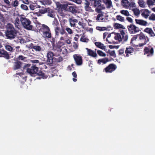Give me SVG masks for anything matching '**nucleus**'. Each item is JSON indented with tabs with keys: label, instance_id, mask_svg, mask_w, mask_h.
Segmentation results:
<instances>
[{
	"label": "nucleus",
	"instance_id": "680f3d73",
	"mask_svg": "<svg viewBox=\"0 0 155 155\" xmlns=\"http://www.w3.org/2000/svg\"><path fill=\"white\" fill-rule=\"evenodd\" d=\"M20 40V42L21 44H23L26 43V42H28L30 40L25 41V39H19Z\"/></svg>",
	"mask_w": 155,
	"mask_h": 155
},
{
	"label": "nucleus",
	"instance_id": "ddd939ff",
	"mask_svg": "<svg viewBox=\"0 0 155 155\" xmlns=\"http://www.w3.org/2000/svg\"><path fill=\"white\" fill-rule=\"evenodd\" d=\"M55 36H56L59 35L60 33L62 35H66V33L63 29H60L59 28L57 27L55 29Z\"/></svg>",
	"mask_w": 155,
	"mask_h": 155
},
{
	"label": "nucleus",
	"instance_id": "4be33fe9",
	"mask_svg": "<svg viewBox=\"0 0 155 155\" xmlns=\"http://www.w3.org/2000/svg\"><path fill=\"white\" fill-rule=\"evenodd\" d=\"M135 21L136 24L143 26H146L147 23V22L142 19H135Z\"/></svg>",
	"mask_w": 155,
	"mask_h": 155
},
{
	"label": "nucleus",
	"instance_id": "5701e85b",
	"mask_svg": "<svg viewBox=\"0 0 155 155\" xmlns=\"http://www.w3.org/2000/svg\"><path fill=\"white\" fill-rule=\"evenodd\" d=\"M95 45L98 48L104 51L106 50V46L100 42H96L94 43Z\"/></svg>",
	"mask_w": 155,
	"mask_h": 155
},
{
	"label": "nucleus",
	"instance_id": "69168bd1",
	"mask_svg": "<svg viewBox=\"0 0 155 155\" xmlns=\"http://www.w3.org/2000/svg\"><path fill=\"white\" fill-rule=\"evenodd\" d=\"M106 41H108V43L110 44H117L118 43L117 42L114 41H113L112 42H109V41L108 39H106Z\"/></svg>",
	"mask_w": 155,
	"mask_h": 155
},
{
	"label": "nucleus",
	"instance_id": "f8f14e48",
	"mask_svg": "<svg viewBox=\"0 0 155 155\" xmlns=\"http://www.w3.org/2000/svg\"><path fill=\"white\" fill-rule=\"evenodd\" d=\"M128 28L131 33H134L139 31V28L133 25L128 26Z\"/></svg>",
	"mask_w": 155,
	"mask_h": 155
},
{
	"label": "nucleus",
	"instance_id": "f257e3e1",
	"mask_svg": "<svg viewBox=\"0 0 155 155\" xmlns=\"http://www.w3.org/2000/svg\"><path fill=\"white\" fill-rule=\"evenodd\" d=\"M31 66L30 64H26L23 67L24 69H26L27 72L31 75L36 74L40 76L39 78L45 79L47 76L41 70L38 71V68L35 65L32 66L30 68H28Z\"/></svg>",
	"mask_w": 155,
	"mask_h": 155
},
{
	"label": "nucleus",
	"instance_id": "aec40b11",
	"mask_svg": "<svg viewBox=\"0 0 155 155\" xmlns=\"http://www.w3.org/2000/svg\"><path fill=\"white\" fill-rule=\"evenodd\" d=\"M84 2V8L86 11L89 12H93L94 10H92L91 7L89 6V3L87 0H86Z\"/></svg>",
	"mask_w": 155,
	"mask_h": 155
},
{
	"label": "nucleus",
	"instance_id": "b1692460",
	"mask_svg": "<svg viewBox=\"0 0 155 155\" xmlns=\"http://www.w3.org/2000/svg\"><path fill=\"white\" fill-rule=\"evenodd\" d=\"M144 31L146 33H148L151 36H155V34L151 28H146Z\"/></svg>",
	"mask_w": 155,
	"mask_h": 155
},
{
	"label": "nucleus",
	"instance_id": "09e8293b",
	"mask_svg": "<svg viewBox=\"0 0 155 155\" xmlns=\"http://www.w3.org/2000/svg\"><path fill=\"white\" fill-rule=\"evenodd\" d=\"M149 19L151 20H155V14H152L149 17Z\"/></svg>",
	"mask_w": 155,
	"mask_h": 155
},
{
	"label": "nucleus",
	"instance_id": "bb28decb",
	"mask_svg": "<svg viewBox=\"0 0 155 155\" xmlns=\"http://www.w3.org/2000/svg\"><path fill=\"white\" fill-rule=\"evenodd\" d=\"M136 39H131V41L130 42L132 44V46L133 47H138L139 46L140 47H141L143 46L144 45L146 44V41H145L143 43H140L138 44L137 45H135L133 43V42L134 41H135Z\"/></svg>",
	"mask_w": 155,
	"mask_h": 155
},
{
	"label": "nucleus",
	"instance_id": "473e14b6",
	"mask_svg": "<svg viewBox=\"0 0 155 155\" xmlns=\"http://www.w3.org/2000/svg\"><path fill=\"white\" fill-rule=\"evenodd\" d=\"M69 11L73 13H75L77 12V7L75 6H70L68 7Z\"/></svg>",
	"mask_w": 155,
	"mask_h": 155
},
{
	"label": "nucleus",
	"instance_id": "a878e982",
	"mask_svg": "<svg viewBox=\"0 0 155 155\" xmlns=\"http://www.w3.org/2000/svg\"><path fill=\"white\" fill-rule=\"evenodd\" d=\"M121 35L120 34L121 37V39H128V35L126 31H120Z\"/></svg>",
	"mask_w": 155,
	"mask_h": 155
},
{
	"label": "nucleus",
	"instance_id": "774afa93",
	"mask_svg": "<svg viewBox=\"0 0 155 155\" xmlns=\"http://www.w3.org/2000/svg\"><path fill=\"white\" fill-rule=\"evenodd\" d=\"M127 20L130 23H132L133 22V20L130 17H128L127 18Z\"/></svg>",
	"mask_w": 155,
	"mask_h": 155
},
{
	"label": "nucleus",
	"instance_id": "4d7b16f0",
	"mask_svg": "<svg viewBox=\"0 0 155 155\" xmlns=\"http://www.w3.org/2000/svg\"><path fill=\"white\" fill-rule=\"evenodd\" d=\"M63 58L62 57L60 56L56 59V61L58 62H60L63 61Z\"/></svg>",
	"mask_w": 155,
	"mask_h": 155
},
{
	"label": "nucleus",
	"instance_id": "79ce46f5",
	"mask_svg": "<svg viewBox=\"0 0 155 155\" xmlns=\"http://www.w3.org/2000/svg\"><path fill=\"white\" fill-rule=\"evenodd\" d=\"M37 5L34 4H31L29 5V7L31 10H34L35 8H37Z\"/></svg>",
	"mask_w": 155,
	"mask_h": 155
},
{
	"label": "nucleus",
	"instance_id": "a18cd8bd",
	"mask_svg": "<svg viewBox=\"0 0 155 155\" xmlns=\"http://www.w3.org/2000/svg\"><path fill=\"white\" fill-rule=\"evenodd\" d=\"M96 29L100 31H103L106 30L107 29L106 27H97Z\"/></svg>",
	"mask_w": 155,
	"mask_h": 155
},
{
	"label": "nucleus",
	"instance_id": "dca6fc26",
	"mask_svg": "<svg viewBox=\"0 0 155 155\" xmlns=\"http://www.w3.org/2000/svg\"><path fill=\"white\" fill-rule=\"evenodd\" d=\"M110 60L107 58L99 59L97 61V63L99 64H106L107 62L110 61Z\"/></svg>",
	"mask_w": 155,
	"mask_h": 155
},
{
	"label": "nucleus",
	"instance_id": "3c124183",
	"mask_svg": "<svg viewBox=\"0 0 155 155\" xmlns=\"http://www.w3.org/2000/svg\"><path fill=\"white\" fill-rule=\"evenodd\" d=\"M21 8L24 10H28V7L25 5L22 4L21 6Z\"/></svg>",
	"mask_w": 155,
	"mask_h": 155
},
{
	"label": "nucleus",
	"instance_id": "338daca9",
	"mask_svg": "<svg viewBox=\"0 0 155 155\" xmlns=\"http://www.w3.org/2000/svg\"><path fill=\"white\" fill-rule=\"evenodd\" d=\"M36 25L38 28H39L41 27V25L42 26V25H41L38 22H36Z\"/></svg>",
	"mask_w": 155,
	"mask_h": 155
},
{
	"label": "nucleus",
	"instance_id": "ea45409f",
	"mask_svg": "<svg viewBox=\"0 0 155 155\" xmlns=\"http://www.w3.org/2000/svg\"><path fill=\"white\" fill-rule=\"evenodd\" d=\"M116 18L117 20L121 22H123L124 20V18L119 15H117L116 16Z\"/></svg>",
	"mask_w": 155,
	"mask_h": 155
},
{
	"label": "nucleus",
	"instance_id": "13d9d810",
	"mask_svg": "<svg viewBox=\"0 0 155 155\" xmlns=\"http://www.w3.org/2000/svg\"><path fill=\"white\" fill-rule=\"evenodd\" d=\"M69 21L70 22L71 26V27H75V23L74 22H73V21L69 19Z\"/></svg>",
	"mask_w": 155,
	"mask_h": 155
},
{
	"label": "nucleus",
	"instance_id": "6e6d98bb",
	"mask_svg": "<svg viewBox=\"0 0 155 155\" xmlns=\"http://www.w3.org/2000/svg\"><path fill=\"white\" fill-rule=\"evenodd\" d=\"M26 58L25 57L22 55H19L18 58V59L19 60L22 61L24 60V59H25Z\"/></svg>",
	"mask_w": 155,
	"mask_h": 155
},
{
	"label": "nucleus",
	"instance_id": "de8ad7c7",
	"mask_svg": "<svg viewBox=\"0 0 155 155\" xmlns=\"http://www.w3.org/2000/svg\"><path fill=\"white\" fill-rule=\"evenodd\" d=\"M5 49L7 50L10 51H12L13 50V48L10 46L9 45H7L5 46Z\"/></svg>",
	"mask_w": 155,
	"mask_h": 155
},
{
	"label": "nucleus",
	"instance_id": "cd10ccee",
	"mask_svg": "<svg viewBox=\"0 0 155 155\" xmlns=\"http://www.w3.org/2000/svg\"><path fill=\"white\" fill-rule=\"evenodd\" d=\"M114 26L116 29H124L125 28V27L123 25L117 23H114Z\"/></svg>",
	"mask_w": 155,
	"mask_h": 155
},
{
	"label": "nucleus",
	"instance_id": "603ef678",
	"mask_svg": "<svg viewBox=\"0 0 155 155\" xmlns=\"http://www.w3.org/2000/svg\"><path fill=\"white\" fill-rule=\"evenodd\" d=\"M109 47L111 49H113V48H115L116 49H118L119 47V45L113 46V45H109Z\"/></svg>",
	"mask_w": 155,
	"mask_h": 155
},
{
	"label": "nucleus",
	"instance_id": "39448f33",
	"mask_svg": "<svg viewBox=\"0 0 155 155\" xmlns=\"http://www.w3.org/2000/svg\"><path fill=\"white\" fill-rule=\"evenodd\" d=\"M21 21L25 28L28 30H31L32 29L33 26L31 25V22L28 19L22 18Z\"/></svg>",
	"mask_w": 155,
	"mask_h": 155
},
{
	"label": "nucleus",
	"instance_id": "e433bc0d",
	"mask_svg": "<svg viewBox=\"0 0 155 155\" xmlns=\"http://www.w3.org/2000/svg\"><path fill=\"white\" fill-rule=\"evenodd\" d=\"M103 15L101 14H98L97 16L96 20L100 22H103Z\"/></svg>",
	"mask_w": 155,
	"mask_h": 155
},
{
	"label": "nucleus",
	"instance_id": "c85d7f7f",
	"mask_svg": "<svg viewBox=\"0 0 155 155\" xmlns=\"http://www.w3.org/2000/svg\"><path fill=\"white\" fill-rule=\"evenodd\" d=\"M29 15L31 17L32 19H36L37 18V15L38 16H41L40 14H39L38 12H36L35 13L34 12H30L29 14Z\"/></svg>",
	"mask_w": 155,
	"mask_h": 155
},
{
	"label": "nucleus",
	"instance_id": "7c9ffc66",
	"mask_svg": "<svg viewBox=\"0 0 155 155\" xmlns=\"http://www.w3.org/2000/svg\"><path fill=\"white\" fill-rule=\"evenodd\" d=\"M138 3L140 7L144 8L146 7V4L144 1V0H138Z\"/></svg>",
	"mask_w": 155,
	"mask_h": 155
},
{
	"label": "nucleus",
	"instance_id": "4468645a",
	"mask_svg": "<svg viewBox=\"0 0 155 155\" xmlns=\"http://www.w3.org/2000/svg\"><path fill=\"white\" fill-rule=\"evenodd\" d=\"M22 63L20 61H17L14 63L13 70H15L21 68L22 66Z\"/></svg>",
	"mask_w": 155,
	"mask_h": 155
},
{
	"label": "nucleus",
	"instance_id": "c9c22d12",
	"mask_svg": "<svg viewBox=\"0 0 155 155\" xmlns=\"http://www.w3.org/2000/svg\"><path fill=\"white\" fill-rule=\"evenodd\" d=\"M147 3L150 8V7L153 6L154 4V2L152 0H147Z\"/></svg>",
	"mask_w": 155,
	"mask_h": 155
},
{
	"label": "nucleus",
	"instance_id": "423d86ee",
	"mask_svg": "<svg viewBox=\"0 0 155 155\" xmlns=\"http://www.w3.org/2000/svg\"><path fill=\"white\" fill-rule=\"evenodd\" d=\"M114 38V39H121L120 34L112 32L108 34L107 32H105L104 33V38L107 39L109 38Z\"/></svg>",
	"mask_w": 155,
	"mask_h": 155
},
{
	"label": "nucleus",
	"instance_id": "2eb2a0df",
	"mask_svg": "<svg viewBox=\"0 0 155 155\" xmlns=\"http://www.w3.org/2000/svg\"><path fill=\"white\" fill-rule=\"evenodd\" d=\"M134 51V49L132 47L126 48L125 51V53L126 54L125 57H128L129 56V54L132 55V53Z\"/></svg>",
	"mask_w": 155,
	"mask_h": 155
},
{
	"label": "nucleus",
	"instance_id": "393cba45",
	"mask_svg": "<svg viewBox=\"0 0 155 155\" xmlns=\"http://www.w3.org/2000/svg\"><path fill=\"white\" fill-rule=\"evenodd\" d=\"M14 24L15 26L18 29H20L21 28L20 21L19 18L17 17L15 18L14 21Z\"/></svg>",
	"mask_w": 155,
	"mask_h": 155
},
{
	"label": "nucleus",
	"instance_id": "0eeeda50",
	"mask_svg": "<svg viewBox=\"0 0 155 155\" xmlns=\"http://www.w3.org/2000/svg\"><path fill=\"white\" fill-rule=\"evenodd\" d=\"M67 45L63 42H58V47L60 51L64 54H66L68 53L67 47L65 46Z\"/></svg>",
	"mask_w": 155,
	"mask_h": 155
},
{
	"label": "nucleus",
	"instance_id": "052dcab7",
	"mask_svg": "<svg viewBox=\"0 0 155 155\" xmlns=\"http://www.w3.org/2000/svg\"><path fill=\"white\" fill-rule=\"evenodd\" d=\"M109 21L108 17L107 16H103V22H107Z\"/></svg>",
	"mask_w": 155,
	"mask_h": 155
},
{
	"label": "nucleus",
	"instance_id": "2f4dec72",
	"mask_svg": "<svg viewBox=\"0 0 155 155\" xmlns=\"http://www.w3.org/2000/svg\"><path fill=\"white\" fill-rule=\"evenodd\" d=\"M48 12V15L51 18H54V12L52 10L50 9L49 8H47Z\"/></svg>",
	"mask_w": 155,
	"mask_h": 155
},
{
	"label": "nucleus",
	"instance_id": "c756f323",
	"mask_svg": "<svg viewBox=\"0 0 155 155\" xmlns=\"http://www.w3.org/2000/svg\"><path fill=\"white\" fill-rule=\"evenodd\" d=\"M43 36L45 38H50L51 37V34L50 30L44 31Z\"/></svg>",
	"mask_w": 155,
	"mask_h": 155
},
{
	"label": "nucleus",
	"instance_id": "864d4df0",
	"mask_svg": "<svg viewBox=\"0 0 155 155\" xmlns=\"http://www.w3.org/2000/svg\"><path fill=\"white\" fill-rule=\"evenodd\" d=\"M19 4V2L17 0H15V1L13 4L12 5L15 7H16Z\"/></svg>",
	"mask_w": 155,
	"mask_h": 155
},
{
	"label": "nucleus",
	"instance_id": "412c9836",
	"mask_svg": "<svg viewBox=\"0 0 155 155\" xmlns=\"http://www.w3.org/2000/svg\"><path fill=\"white\" fill-rule=\"evenodd\" d=\"M103 2L106 5L107 8L113 7L112 2L111 0H102Z\"/></svg>",
	"mask_w": 155,
	"mask_h": 155
},
{
	"label": "nucleus",
	"instance_id": "f704fd0d",
	"mask_svg": "<svg viewBox=\"0 0 155 155\" xmlns=\"http://www.w3.org/2000/svg\"><path fill=\"white\" fill-rule=\"evenodd\" d=\"M134 8L132 9V11L133 12L134 14L136 16H138L140 14V11L139 10L136 8L134 7Z\"/></svg>",
	"mask_w": 155,
	"mask_h": 155
},
{
	"label": "nucleus",
	"instance_id": "72a5a7b5",
	"mask_svg": "<svg viewBox=\"0 0 155 155\" xmlns=\"http://www.w3.org/2000/svg\"><path fill=\"white\" fill-rule=\"evenodd\" d=\"M107 52V53H108L110 56L113 57L114 58H115L117 57L115 51L114 50L110 51V50H108Z\"/></svg>",
	"mask_w": 155,
	"mask_h": 155
},
{
	"label": "nucleus",
	"instance_id": "6ab92c4d",
	"mask_svg": "<svg viewBox=\"0 0 155 155\" xmlns=\"http://www.w3.org/2000/svg\"><path fill=\"white\" fill-rule=\"evenodd\" d=\"M86 49L87 51L88 55L93 57H97V54L95 52H94L91 49L87 48H86Z\"/></svg>",
	"mask_w": 155,
	"mask_h": 155
},
{
	"label": "nucleus",
	"instance_id": "f03ea898",
	"mask_svg": "<svg viewBox=\"0 0 155 155\" xmlns=\"http://www.w3.org/2000/svg\"><path fill=\"white\" fill-rule=\"evenodd\" d=\"M5 34L6 37L8 38H15L16 33L12 25L9 24H8Z\"/></svg>",
	"mask_w": 155,
	"mask_h": 155
},
{
	"label": "nucleus",
	"instance_id": "a19ab883",
	"mask_svg": "<svg viewBox=\"0 0 155 155\" xmlns=\"http://www.w3.org/2000/svg\"><path fill=\"white\" fill-rule=\"evenodd\" d=\"M97 54L100 56L105 57L106 54L101 50H98L97 51Z\"/></svg>",
	"mask_w": 155,
	"mask_h": 155
},
{
	"label": "nucleus",
	"instance_id": "8fccbe9b",
	"mask_svg": "<svg viewBox=\"0 0 155 155\" xmlns=\"http://www.w3.org/2000/svg\"><path fill=\"white\" fill-rule=\"evenodd\" d=\"M42 26L45 31L50 30L48 27L45 25H42Z\"/></svg>",
	"mask_w": 155,
	"mask_h": 155
},
{
	"label": "nucleus",
	"instance_id": "a211bd4d",
	"mask_svg": "<svg viewBox=\"0 0 155 155\" xmlns=\"http://www.w3.org/2000/svg\"><path fill=\"white\" fill-rule=\"evenodd\" d=\"M144 54H149L153 55V49L151 48L150 49L147 47H146L144 49Z\"/></svg>",
	"mask_w": 155,
	"mask_h": 155
},
{
	"label": "nucleus",
	"instance_id": "4c0bfd02",
	"mask_svg": "<svg viewBox=\"0 0 155 155\" xmlns=\"http://www.w3.org/2000/svg\"><path fill=\"white\" fill-rule=\"evenodd\" d=\"M120 13L122 15L126 16H129L130 15L129 12L127 10H122L120 11Z\"/></svg>",
	"mask_w": 155,
	"mask_h": 155
},
{
	"label": "nucleus",
	"instance_id": "1a4fd4ad",
	"mask_svg": "<svg viewBox=\"0 0 155 155\" xmlns=\"http://www.w3.org/2000/svg\"><path fill=\"white\" fill-rule=\"evenodd\" d=\"M117 67L116 65L113 64H110L104 69V71L107 73H112L117 68Z\"/></svg>",
	"mask_w": 155,
	"mask_h": 155
},
{
	"label": "nucleus",
	"instance_id": "c03bdc74",
	"mask_svg": "<svg viewBox=\"0 0 155 155\" xmlns=\"http://www.w3.org/2000/svg\"><path fill=\"white\" fill-rule=\"evenodd\" d=\"M48 12L47 8L45 9L44 8L43 9H41L39 10L38 12V13L39 14H44L46 12Z\"/></svg>",
	"mask_w": 155,
	"mask_h": 155
},
{
	"label": "nucleus",
	"instance_id": "e2e57ef3",
	"mask_svg": "<svg viewBox=\"0 0 155 155\" xmlns=\"http://www.w3.org/2000/svg\"><path fill=\"white\" fill-rule=\"evenodd\" d=\"M78 45L75 42H74L73 45V47L75 49H76L78 47Z\"/></svg>",
	"mask_w": 155,
	"mask_h": 155
},
{
	"label": "nucleus",
	"instance_id": "9b49d317",
	"mask_svg": "<svg viewBox=\"0 0 155 155\" xmlns=\"http://www.w3.org/2000/svg\"><path fill=\"white\" fill-rule=\"evenodd\" d=\"M0 57H3L7 60L10 59L8 53L3 49H0Z\"/></svg>",
	"mask_w": 155,
	"mask_h": 155
},
{
	"label": "nucleus",
	"instance_id": "5fc2aeb1",
	"mask_svg": "<svg viewBox=\"0 0 155 155\" xmlns=\"http://www.w3.org/2000/svg\"><path fill=\"white\" fill-rule=\"evenodd\" d=\"M66 30L70 34H71L73 33L72 30L70 28H66Z\"/></svg>",
	"mask_w": 155,
	"mask_h": 155
},
{
	"label": "nucleus",
	"instance_id": "bf43d9fd",
	"mask_svg": "<svg viewBox=\"0 0 155 155\" xmlns=\"http://www.w3.org/2000/svg\"><path fill=\"white\" fill-rule=\"evenodd\" d=\"M144 38V36L143 34L137 35V38H138L139 39H143Z\"/></svg>",
	"mask_w": 155,
	"mask_h": 155
},
{
	"label": "nucleus",
	"instance_id": "7ed1b4c3",
	"mask_svg": "<svg viewBox=\"0 0 155 155\" xmlns=\"http://www.w3.org/2000/svg\"><path fill=\"white\" fill-rule=\"evenodd\" d=\"M121 5L123 8L130 9H131L132 8L136 7V3L133 0H131L130 2L128 0H122Z\"/></svg>",
	"mask_w": 155,
	"mask_h": 155
},
{
	"label": "nucleus",
	"instance_id": "37998d69",
	"mask_svg": "<svg viewBox=\"0 0 155 155\" xmlns=\"http://www.w3.org/2000/svg\"><path fill=\"white\" fill-rule=\"evenodd\" d=\"M33 49L36 51H40L41 50V48L40 46L35 45L33 47Z\"/></svg>",
	"mask_w": 155,
	"mask_h": 155
},
{
	"label": "nucleus",
	"instance_id": "6e6552de",
	"mask_svg": "<svg viewBox=\"0 0 155 155\" xmlns=\"http://www.w3.org/2000/svg\"><path fill=\"white\" fill-rule=\"evenodd\" d=\"M73 57L75 63L77 65H81L82 64V57L80 55L75 54L73 55Z\"/></svg>",
	"mask_w": 155,
	"mask_h": 155
},
{
	"label": "nucleus",
	"instance_id": "58836bf2",
	"mask_svg": "<svg viewBox=\"0 0 155 155\" xmlns=\"http://www.w3.org/2000/svg\"><path fill=\"white\" fill-rule=\"evenodd\" d=\"M40 1L44 5H50L51 3V2L50 0H41Z\"/></svg>",
	"mask_w": 155,
	"mask_h": 155
},
{
	"label": "nucleus",
	"instance_id": "0e129e2a",
	"mask_svg": "<svg viewBox=\"0 0 155 155\" xmlns=\"http://www.w3.org/2000/svg\"><path fill=\"white\" fill-rule=\"evenodd\" d=\"M72 1L78 4H81V0H72Z\"/></svg>",
	"mask_w": 155,
	"mask_h": 155
},
{
	"label": "nucleus",
	"instance_id": "f3484780",
	"mask_svg": "<svg viewBox=\"0 0 155 155\" xmlns=\"http://www.w3.org/2000/svg\"><path fill=\"white\" fill-rule=\"evenodd\" d=\"M141 11L142 12V16L146 18H148L150 13V11L147 9L143 10Z\"/></svg>",
	"mask_w": 155,
	"mask_h": 155
},
{
	"label": "nucleus",
	"instance_id": "20e7f679",
	"mask_svg": "<svg viewBox=\"0 0 155 155\" xmlns=\"http://www.w3.org/2000/svg\"><path fill=\"white\" fill-rule=\"evenodd\" d=\"M93 6L95 8V11L98 13H101L102 10L105 8L104 5L101 4V0H95Z\"/></svg>",
	"mask_w": 155,
	"mask_h": 155
},
{
	"label": "nucleus",
	"instance_id": "49530a36",
	"mask_svg": "<svg viewBox=\"0 0 155 155\" xmlns=\"http://www.w3.org/2000/svg\"><path fill=\"white\" fill-rule=\"evenodd\" d=\"M124 49L123 48L120 49L118 51L119 55H121L123 54V55L125 56L124 53Z\"/></svg>",
	"mask_w": 155,
	"mask_h": 155
},
{
	"label": "nucleus",
	"instance_id": "9d476101",
	"mask_svg": "<svg viewBox=\"0 0 155 155\" xmlns=\"http://www.w3.org/2000/svg\"><path fill=\"white\" fill-rule=\"evenodd\" d=\"M53 53L52 52L49 51L48 53L47 64L51 66L53 65Z\"/></svg>",
	"mask_w": 155,
	"mask_h": 155
}]
</instances>
